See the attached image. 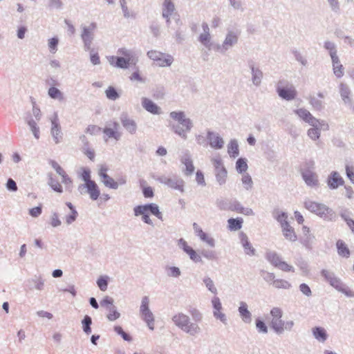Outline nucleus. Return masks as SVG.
Instances as JSON below:
<instances>
[{"label": "nucleus", "mask_w": 354, "mask_h": 354, "mask_svg": "<svg viewBox=\"0 0 354 354\" xmlns=\"http://www.w3.org/2000/svg\"><path fill=\"white\" fill-rule=\"evenodd\" d=\"M169 116L178 122V124L171 126L172 131L183 140H186L187 138V133L190 132L193 127L192 121L189 118H187L185 112L182 111H171Z\"/></svg>", "instance_id": "obj_1"}, {"label": "nucleus", "mask_w": 354, "mask_h": 354, "mask_svg": "<svg viewBox=\"0 0 354 354\" xmlns=\"http://www.w3.org/2000/svg\"><path fill=\"white\" fill-rule=\"evenodd\" d=\"M304 205L306 209L317 215L325 221H332L335 220V212L333 209L323 203L306 200L304 201Z\"/></svg>", "instance_id": "obj_2"}, {"label": "nucleus", "mask_w": 354, "mask_h": 354, "mask_svg": "<svg viewBox=\"0 0 354 354\" xmlns=\"http://www.w3.org/2000/svg\"><path fill=\"white\" fill-rule=\"evenodd\" d=\"M321 275L326 281L337 291L344 294L348 297H354V292L351 290L342 281L337 277L334 272L323 269Z\"/></svg>", "instance_id": "obj_3"}, {"label": "nucleus", "mask_w": 354, "mask_h": 354, "mask_svg": "<svg viewBox=\"0 0 354 354\" xmlns=\"http://www.w3.org/2000/svg\"><path fill=\"white\" fill-rule=\"evenodd\" d=\"M172 321L177 327L190 335H195L201 332L199 326L191 322L189 316L184 313H179L175 315L172 317Z\"/></svg>", "instance_id": "obj_4"}, {"label": "nucleus", "mask_w": 354, "mask_h": 354, "mask_svg": "<svg viewBox=\"0 0 354 354\" xmlns=\"http://www.w3.org/2000/svg\"><path fill=\"white\" fill-rule=\"evenodd\" d=\"M152 178L160 183L167 186L169 188L177 190L181 193L185 192V182L180 176L176 174H171L168 176L153 175Z\"/></svg>", "instance_id": "obj_5"}, {"label": "nucleus", "mask_w": 354, "mask_h": 354, "mask_svg": "<svg viewBox=\"0 0 354 354\" xmlns=\"http://www.w3.org/2000/svg\"><path fill=\"white\" fill-rule=\"evenodd\" d=\"M277 93L281 98L288 101L294 100L297 95L295 86L286 80L279 81L277 86Z\"/></svg>", "instance_id": "obj_6"}, {"label": "nucleus", "mask_w": 354, "mask_h": 354, "mask_svg": "<svg viewBox=\"0 0 354 354\" xmlns=\"http://www.w3.org/2000/svg\"><path fill=\"white\" fill-rule=\"evenodd\" d=\"M239 31L228 30L222 44H216L214 49L221 53H225L238 43Z\"/></svg>", "instance_id": "obj_7"}, {"label": "nucleus", "mask_w": 354, "mask_h": 354, "mask_svg": "<svg viewBox=\"0 0 354 354\" xmlns=\"http://www.w3.org/2000/svg\"><path fill=\"white\" fill-rule=\"evenodd\" d=\"M272 320L270 326L271 328L278 335L284 332V321L281 319L283 311L280 308L274 307L270 310Z\"/></svg>", "instance_id": "obj_8"}, {"label": "nucleus", "mask_w": 354, "mask_h": 354, "mask_svg": "<svg viewBox=\"0 0 354 354\" xmlns=\"http://www.w3.org/2000/svg\"><path fill=\"white\" fill-rule=\"evenodd\" d=\"M134 215L136 216H140V214L147 213L156 216L158 219L162 221V214L160 211L159 207L157 204L151 203L145 205H139L133 208Z\"/></svg>", "instance_id": "obj_9"}, {"label": "nucleus", "mask_w": 354, "mask_h": 354, "mask_svg": "<svg viewBox=\"0 0 354 354\" xmlns=\"http://www.w3.org/2000/svg\"><path fill=\"white\" fill-rule=\"evenodd\" d=\"M97 28V24L95 22L90 24L88 26H82L81 39L84 44L85 50H91V47L95 37V30Z\"/></svg>", "instance_id": "obj_10"}, {"label": "nucleus", "mask_w": 354, "mask_h": 354, "mask_svg": "<svg viewBox=\"0 0 354 354\" xmlns=\"http://www.w3.org/2000/svg\"><path fill=\"white\" fill-rule=\"evenodd\" d=\"M314 161L310 160L306 163V168L301 169L302 178L306 184L310 187H315L319 184L317 175L311 170L314 168Z\"/></svg>", "instance_id": "obj_11"}, {"label": "nucleus", "mask_w": 354, "mask_h": 354, "mask_svg": "<svg viewBox=\"0 0 354 354\" xmlns=\"http://www.w3.org/2000/svg\"><path fill=\"white\" fill-rule=\"evenodd\" d=\"M149 59L156 62L159 66H169L174 62V58L169 54H165L157 50H149L147 53Z\"/></svg>", "instance_id": "obj_12"}, {"label": "nucleus", "mask_w": 354, "mask_h": 354, "mask_svg": "<svg viewBox=\"0 0 354 354\" xmlns=\"http://www.w3.org/2000/svg\"><path fill=\"white\" fill-rule=\"evenodd\" d=\"M77 190L81 194H88L91 199L93 201H96L100 195V191L95 181L80 184L77 187Z\"/></svg>", "instance_id": "obj_13"}, {"label": "nucleus", "mask_w": 354, "mask_h": 354, "mask_svg": "<svg viewBox=\"0 0 354 354\" xmlns=\"http://www.w3.org/2000/svg\"><path fill=\"white\" fill-rule=\"evenodd\" d=\"M51 120V129L50 133L56 144L59 143L63 138V133L62 132L61 126L58 115L56 112L54 113L53 116L50 118Z\"/></svg>", "instance_id": "obj_14"}, {"label": "nucleus", "mask_w": 354, "mask_h": 354, "mask_svg": "<svg viewBox=\"0 0 354 354\" xmlns=\"http://www.w3.org/2000/svg\"><path fill=\"white\" fill-rule=\"evenodd\" d=\"M248 65L251 70V80L252 84L256 86H260L261 84V80L263 77V73L262 71L259 68V67L255 66L254 62L252 59H249L248 61Z\"/></svg>", "instance_id": "obj_15"}, {"label": "nucleus", "mask_w": 354, "mask_h": 354, "mask_svg": "<svg viewBox=\"0 0 354 354\" xmlns=\"http://www.w3.org/2000/svg\"><path fill=\"white\" fill-rule=\"evenodd\" d=\"M326 183L328 188L333 190L337 189L339 186L344 185V180L337 171H333L328 175L326 179Z\"/></svg>", "instance_id": "obj_16"}, {"label": "nucleus", "mask_w": 354, "mask_h": 354, "mask_svg": "<svg viewBox=\"0 0 354 354\" xmlns=\"http://www.w3.org/2000/svg\"><path fill=\"white\" fill-rule=\"evenodd\" d=\"M180 160L181 163L185 166V169L183 170L184 174L187 176L192 175L195 168L189 151L188 150L184 151Z\"/></svg>", "instance_id": "obj_17"}, {"label": "nucleus", "mask_w": 354, "mask_h": 354, "mask_svg": "<svg viewBox=\"0 0 354 354\" xmlns=\"http://www.w3.org/2000/svg\"><path fill=\"white\" fill-rule=\"evenodd\" d=\"M121 124L127 131L133 135L137 131V124L136 121L130 118L127 113H122L120 117Z\"/></svg>", "instance_id": "obj_18"}, {"label": "nucleus", "mask_w": 354, "mask_h": 354, "mask_svg": "<svg viewBox=\"0 0 354 354\" xmlns=\"http://www.w3.org/2000/svg\"><path fill=\"white\" fill-rule=\"evenodd\" d=\"M207 139L209 145L213 149H220L224 146V140L218 133L208 130L207 131Z\"/></svg>", "instance_id": "obj_19"}, {"label": "nucleus", "mask_w": 354, "mask_h": 354, "mask_svg": "<svg viewBox=\"0 0 354 354\" xmlns=\"http://www.w3.org/2000/svg\"><path fill=\"white\" fill-rule=\"evenodd\" d=\"M240 243L243 248L244 253L250 257L256 255V249L252 245L250 242L247 234L243 232H240L239 234Z\"/></svg>", "instance_id": "obj_20"}, {"label": "nucleus", "mask_w": 354, "mask_h": 354, "mask_svg": "<svg viewBox=\"0 0 354 354\" xmlns=\"http://www.w3.org/2000/svg\"><path fill=\"white\" fill-rule=\"evenodd\" d=\"M295 113L304 121L313 127H317L319 120L312 115V114L305 109H299L294 111Z\"/></svg>", "instance_id": "obj_21"}, {"label": "nucleus", "mask_w": 354, "mask_h": 354, "mask_svg": "<svg viewBox=\"0 0 354 354\" xmlns=\"http://www.w3.org/2000/svg\"><path fill=\"white\" fill-rule=\"evenodd\" d=\"M108 168L105 166H102L99 170V176L102 179V181L105 187L117 189V184L115 183V180L113 178L109 176L107 174Z\"/></svg>", "instance_id": "obj_22"}, {"label": "nucleus", "mask_w": 354, "mask_h": 354, "mask_svg": "<svg viewBox=\"0 0 354 354\" xmlns=\"http://www.w3.org/2000/svg\"><path fill=\"white\" fill-rule=\"evenodd\" d=\"M141 104L142 107L149 113L153 115H159L161 113V109L151 100L147 97H142L141 99Z\"/></svg>", "instance_id": "obj_23"}, {"label": "nucleus", "mask_w": 354, "mask_h": 354, "mask_svg": "<svg viewBox=\"0 0 354 354\" xmlns=\"http://www.w3.org/2000/svg\"><path fill=\"white\" fill-rule=\"evenodd\" d=\"M33 286L35 289L42 290L44 288V279L41 276H35L34 278L25 281V286L28 290H32Z\"/></svg>", "instance_id": "obj_24"}, {"label": "nucleus", "mask_w": 354, "mask_h": 354, "mask_svg": "<svg viewBox=\"0 0 354 354\" xmlns=\"http://www.w3.org/2000/svg\"><path fill=\"white\" fill-rule=\"evenodd\" d=\"M193 228L196 235L199 236L203 241L207 243L210 247L213 248L215 246V240L204 232L196 223H193Z\"/></svg>", "instance_id": "obj_25"}, {"label": "nucleus", "mask_w": 354, "mask_h": 354, "mask_svg": "<svg viewBox=\"0 0 354 354\" xmlns=\"http://www.w3.org/2000/svg\"><path fill=\"white\" fill-rule=\"evenodd\" d=\"M119 124L117 122H113V128L105 127L103 129V133L109 138H114L116 140H119L121 138V133L118 131Z\"/></svg>", "instance_id": "obj_26"}, {"label": "nucleus", "mask_w": 354, "mask_h": 354, "mask_svg": "<svg viewBox=\"0 0 354 354\" xmlns=\"http://www.w3.org/2000/svg\"><path fill=\"white\" fill-rule=\"evenodd\" d=\"M111 65L120 68H128L131 64L123 57L111 56L109 59Z\"/></svg>", "instance_id": "obj_27"}, {"label": "nucleus", "mask_w": 354, "mask_h": 354, "mask_svg": "<svg viewBox=\"0 0 354 354\" xmlns=\"http://www.w3.org/2000/svg\"><path fill=\"white\" fill-rule=\"evenodd\" d=\"M239 313L242 320L247 324L252 321V314L248 309V305L245 302L241 301L239 307Z\"/></svg>", "instance_id": "obj_28"}, {"label": "nucleus", "mask_w": 354, "mask_h": 354, "mask_svg": "<svg viewBox=\"0 0 354 354\" xmlns=\"http://www.w3.org/2000/svg\"><path fill=\"white\" fill-rule=\"evenodd\" d=\"M324 48L328 52L331 61L337 62L338 55L336 44L333 41H326L324 43Z\"/></svg>", "instance_id": "obj_29"}, {"label": "nucleus", "mask_w": 354, "mask_h": 354, "mask_svg": "<svg viewBox=\"0 0 354 354\" xmlns=\"http://www.w3.org/2000/svg\"><path fill=\"white\" fill-rule=\"evenodd\" d=\"M26 122L30 127V131L32 132L34 137L39 139L40 136L39 127H38L36 120H35L31 115H28L25 118Z\"/></svg>", "instance_id": "obj_30"}, {"label": "nucleus", "mask_w": 354, "mask_h": 354, "mask_svg": "<svg viewBox=\"0 0 354 354\" xmlns=\"http://www.w3.org/2000/svg\"><path fill=\"white\" fill-rule=\"evenodd\" d=\"M66 205L70 209L71 212L66 215L65 221L67 225H71L76 221L78 216V212L71 202H66Z\"/></svg>", "instance_id": "obj_31"}, {"label": "nucleus", "mask_w": 354, "mask_h": 354, "mask_svg": "<svg viewBox=\"0 0 354 354\" xmlns=\"http://www.w3.org/2000/svg\"><path fill=\"white\" fill-rule=\"evenodd\" d=\"M281 228L283 234L286 239L292 242H294L297 239L294 228L292 227L289 223H285L284 226Z\"/></svg>", "instance_id": "obj_32"}, {"label": "nucleus", "mask_w": 354, "mask_h": 354, "mask_svg": "<svg viewBox=\"0 0 354 354\" xmlns=\"http://www.w3.org/2000/svg\"><path fill=\"white\" fill-rule=\"evenodd\" d=\"M314 337L321 342H324L328 338L326 330L321 326H315L312 329Z\"/></svg>", "instance_id": "obj_33"}, {"label": "nucleus", "mask_w": 354, "mask_h": 354, "mask_svg": "<svg viewBox=\"0 0 354 354\" xmlns=\"http://www.w3.org/2000/svg\"><path fill=\"white\" fill-rule=\"evenodd\" d=\"M243 223V219L241 217L231 218L227 220V228L230 231H237L240 230Z\"/></svg>", "instance_id": "obj_34"}, {"label": "nucleus", "mask_w": 354, "mask_h": 354, "mask_svg": "<svg viewBox=\"0 0 354 354\" xmlns=\"http://www.w3.org/2000/svg\"><path fill=\"white\" fill-rule=\"evenodd\" d=\"M265 257L267 261L276 268L282 261L281 257L274 251H267Z\"/></svg>", "instance_id": "obj_35"}, {"label": "nucleus", "mask_w": 354, "mask_h": 354, "mask_svg": "<svg viewBox=\"0 0 354 354\" xmlns=\"http://www.w3.org/2000/svg\"><path fill=\"white\" fill-rule=\"evenodd\" d=\"M175 10V5L171 0H164L162 3V17H167L168 15H172Z\"/></svg>", "instance_id": "obj_36"}, {"label": "nucleus", "mask_w": 354, "mask_h": 354, "mask_svg": "<svg viewBox=\"0 0 354 354\" xmlns=\"http://www.w3.org/2000/svg\"><path fill=\"white\" fill-rule=\"evenodd\" d=\"M227 152L231 158H236L239 154V145L236 139H232L227 145Z\"/></svg>", "instance_id": "obj_37"}, {"label": "nucleus", "mask_w": 354, "mask_h": 354, "mask_svg": "<svg viewBox=\"0 0 354 354\" xmlns=\"http://www.w3.org/2000/svg\"><path fill=\"white\" fill-rule=\"evenodd\" d=\"M216 180L219 185H223L226 183L227 171L226 168H220L214 170Z\"/></svg>", "instance_id": "obj_38"}, {"label": "nucleus", "mask_w": 354, "mask_h": 354, "mask_svg": "<svg viewBox=\"0 0 354 354\" xmlns=\"http://www.w3.org/2000/svg\"><path fill=\"white\" fill-rule=\"evenodd\" d=\"M336 245L337 248V253L339 256L344 258H348L350 257V250L343 241L338 240Z\"/></svg>", "instance_id": "obj_39"}, {"label": "nucleus", "mask_w": 354, "mask_h": 354, "mask_svg": "<svg viewBox=\"0 0 354 354\" xmlns=\"http://www.w3.org/2000/svg\"><path fill=\"white\" fill-rule=\"evenodd\" d=\"M314 239L315 236L313 234H308L301 237L299 241L307 250H311L313 249Z\"/></svg>", "instance_id": "obj_40"}, {"label": "nucleus", "mask_w": 354, "mask_h": 354, "mask_svg": "<svg viewBox=\"0 0 354 354\" xmlns=\"http://www.w3.org/2000/svg\"><path fill=\"white\" fill-rule=\"evenodd\" d=\"M233 199L219 198L216 201L217 207L222 211H230Z\"/></svg>", "instance_id": "obj_41"}, {"label": "nucleus", "mask_w": 354, "mask_h": 354, "mask_svg": "<svg viewBox=\"0 0 354 354\" xmlns=\"http://www.w3.org/2000/svg\"><path fill=\"white\" fill-rule=\"evenodd\" d=\"M141 317L151 330L154 329V316L151 310L141 313Z\"/></svg>", "instance_id": "obj_42"}, {"label": "nucleus", "mask_w": 354, "mask_h": 354, "mask_svg": "<svg viewBox=\"0 0 354 354\" xmlns=\"http://www.w3.org/2000/svg\"><path fill=\"white\" fill-rule=\"evenodd\" d=\"M332 64L334 75L337 78L342 77L344 75V67L339 61V57H337V62L332 61Z\"/></svg>", "instance_id": "obj_43"}, {"label": "nucleus", "mask_w": 354, "mask_h": 354, "mask_svg": "<svg viewBox=\"0 0 354 354\" xmlns=\"http://www.w3.org/2000/svg\"><path fill=\"white\" fill-rule=\"evenodd\" d=\"M48 184L55 192L62 193L63 192L62 187L60 183L53 177L52 174H48Z\"/></svg>", "instance_id": "obj_44"}, {"label": "nucleus", "mask_w": 354, "mask_h": 354, "mask_svg": "<svg viewBox=\"0 0 354 354\" xmlns=\"http://www.w3.org/2000/svg\"><path fill=\"white\" fill-rule=\"evenodd\" d=\"M165 272L169 277L178 278L181 274V271L179 268L176 266H166Z\"/></svg>", "instance_id": "obj_45"}, {"label": "nucleus", "mask_w": 354, "mask_h": 354, "mask_svg": "<svg viewBox=\"0 0 354 354\" xmlns=\"http://www.w3.org/2000/svg\"><path fill=\"white\" fill-rule=\"evenodd\" d=\"M248 168L247 160L245 158H239L236 162V169L238 173L243 174L247 171Z\"/></svg>", "instance_id": "obj_46"}, {"label": "nucleus", "mask_w": 354, "mask_h": 354, "mask_svg": "<svg viewBox=\"0 0 354 354\" xmlns=\"http://www.w3.org/2000/svg\"><path fill=\"white\" fill-rule=\"evenodd\" d=\"M92 319L89 315H85L82 320V330L86 334L91 333Z\"/></svg>", "instance_id": "obj_47"}, {"label": "nucleus", "mask_w": 354, "mask_h": 354, "mask_svg": "<svg viewBox=\"0 0 354 354\" xmlns=\"http://www.w3.org/2000/svg\"><path fill=\"white\" fill-rule=\"evenodd\" d=\"M295 264L299 268L304 274L307 275L309 273V266L306 261L302 257L297 258Z\"/></svg>", "instance_id": "obj_48"}, {"label": "nucleus", "mask_w": 354, "mask_h": 354, "mask_svg": "<svg viewBox=\"0 0 354 354\" xmlns=\"http://www.w3.org/2000/svg\"><path fill=\"white\" fill-rule=\"evenodd\" d=\"M274 217L280 223L281 227H283L285 223H288L287 218L288 215L286 212H279L278 210H274L273 212Z\"/></svg>", "instance_id": "obj_49"}, {"label": "nucleus", "mask_w": 354, "mask_h": 354, "mask_svg": "<svg viewBox=\"0 0 354 354\" xmlns=\"http://www.w3.org/2000/svg\"><path fill=\"white\" fill-rule=\"evenodd\" d=\"M46 6L49 10H61L63 8L64 3L62 0H48Z\"/></svg>", "instance_id": "obj_50"}, {"label": "nucleus", "mask_w": 354, "mask_h": 354, "mask_svg": "<svg viewBox=\"0 0 354 354\" xmlns=\"http://www.w3.org/2000/svg\"><path fill=\"white\" fill-rule=\"evenodd\" d=\"M201 256L210 261L217 260L218 257L214 250L203 249L200 251Z\"/></svg>", "instance_id": "obj_51"}, {"label": "nucleus", "mask_w": 354, "mask_h": 354, "mask_svg": "<svg viewBox=\"0 0 354 354\" xmlns=\"http://www.w3.org/2000/svg\"><path fill=\"white\" fill-rule=\"evenodd\" d=\"M105 93L106 97L111 100L114 101L120 97V95L115 88L111 86L108 87V88L105 91Z\"/></svg>", "instance_id": "obj_52"}, {"label": "nucleus", "mask_w": 354, "mask_h": 354, "mask_svg": "<svg viewBox=\"0 0 354 354\" xmlns=\"http://www.w3.org/2000/svg\"><path fill=\"white\" fill-rule=\"evenodd\" d=\"M109 277L101 276L97 280V285L99 287L100 290L102 291H105L107 290L108 284H109Z\"/></svg>", "instance_id": "obj_53"}, {"label": "nucleus", "mask_w": 354, "mask_h": 354, "mask_svg": "<svg viewBox=\"0 0 354 354\" xmlns=\"http://www.w3.org/2000/svg\"><path fill=\"white\" fill-rule=\"evenodd\" d=\"M109 313L106 315L107 319L111 321H115L120 317V313L117 310L115 306H112L109 308Z\"/></svg>", "instance_id": "obj_54"}, {"label": "nucleus", "mask_w": 354, "mask_h": 354, "mask_svg": "<svg viewBox=\"0 0 354 354\" xmlns=\"http://www.w3.org/2000/svg\"><path fill=\"white\" fill-rule=\"evenodd\" d=\"M203 281L209 291L214 295L217 294V289L214 286V281L210 277H204Z\"/></svg>", "instance_id": "obj_55"}, {"label": "nucleus", "mask_w": 354, "mask_h": 354, "mask_svg": "<svg viewBox=\"0 0 354 354\" xmlns=\"http://www.w3.org/2000/svg\"><path fill=\"white\" fill-rule=\"evenodd\" d=\"M113 329H114V331L118 335H120L124 341H127L129 342L132 341L131 336L129 333L124 332L120 326H115Z\"/></svg>", "instance_id": "obj_56"}, {"label": "nucleus", "mask_w": 354, "mask_h": 354, "mask_svg": "<svg viewBox=\"0 0 354 354\" xmlns=\"http://www.w3.org/2000/svg\"><path fill=\"white\" fill-rule=\"evenodd\" d=\"M241 181L246 190H249L252 188L253 181L251 176L248 174H245L243 175Z\"/></svg>", "instance_id": "obj_57"}, {"label": "nucleus", "mask_w": 354, "mask_h": 354, "mask_svg": "<svg viewBox=\"0 0 354 354\" xmlns=\"http://www.w3.org/2000/svg\"><path fill=\"white\" fill-rule=\"evenodd\" d=\"M339 88L341 98L351 95V89L347 84L342 82L339 85Z\"/></svg>", "instance_id": "obj_58"}, {"label": "nucleus", "mask_w": 354, "mask_h": 354, "mask_svg": "<svg viewBox=\"0 0 354 354\" xmlns=\"http://www.w3.org/2000/svg\"><path fill=\"white\" fill-rule=\"evenodd\" d=\"M190 259L194 263H203L201 254H198L192 248L187 252Z\"/></svg>", "instance_id": "obj_59"}, {"label": "nucleus", "mask_w": 354, "mask_h": 354, "mask_svg": "<svg viewBox=\"0 0 354 354\" xmlns=\"http://www.w3.org/2000/svg\"><path fill=\"white\" fill-rule=\"evenodd\" d=\"M273 286L276 288L283 289H290L292 287L291 284L284 279H275V281H274Z\"/></svg>", "instance_id": "obj_60"}, {"label": "nucleus", "mask_w": 354, "mask_h": 354, "mask_svg": "<svg viewBox=\"0 0 354 354\" xmlns=\"http://www.w3.org/2000/svg\"><path fill=\"white\" fill-rule=\"evenodd\" d=\"M307 134L312 140H318L320 137V128L317 126L313 127L308 130Z\"/></svg>", "instance_id": "obj_61"}, {"label": "nucleus", "mask_w": 354, "mask_h": 354, "mask_svg": "<svg viewBox=\"0 0 354 354\" xmlns=\"http://www.w3.org/2000/svg\"><path fill=\"white\" fill-rule=\"evenodd\" d=\"M199 41L209 49H211L210 34H201L198 37Z\"/></svg>", "instance_id": "obj_62"}, {"label": "nucleus", "mask_w": 354, "mask_h": 354, "mask_svg": "<svg viewBox=\"0 0 354 354\" xmlns=\"http://www.w3.org/2000/svg\"><path fill=\"white\" fill-rule=\"evenodd\" d=\"M256 328L259 333H268V326L266 323L261 319L260 318L256 319L255 321Z\"/></svg>", "instance_id": "obj_63"}, {"label": "nucleus", "mask_w": 354, "mask_h": 354, "mask_svg": "<svg viewBox=\"0 0 354 354\" xmlns=\"http://www.w3.org/2000/svg\"><path fill=\"white\" fill-rule=\"evenodd\" d=\"M327 2L331 11L336 14L340 12V3L339 0H327Z\"/></svg>", "instance_id": "obj_64"}]
</instances>
